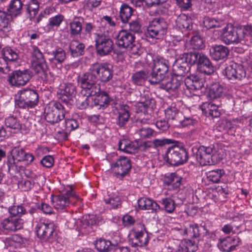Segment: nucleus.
Masks as SVG:
<instances>
[{"label": "nucleus", "instance_id": "nucleus-1", "mask_svg": "<svg viewBox=\"0 0 252 252\" xmlns=\"http://www.w3.org/2000/svg\"><path fill=\"white\" fill-rule=\"evenodd\" d=\"M153 62V69L149 75V82L151 84L161 83L160 88L169 93L175 92L182 87L188 96L194 95L196 91L204 86L203 80L195 76L187 77L184 83L176 77L169 78V62L163 58L158 57Z\"/></svg>", "mask_w": 252, "mask_h": 252}, {"label": "nucleus", "instance_id": "nucleus-2", "mask_svg": "<svg viewBox=\"0 0 252 252\" xmlns=\"http://www.w3.org/2000/svg\"><path fill=\"white\" fill-rule=\"evenodd\" d=\"M225 150L220 143L208 147L201 146L197 149L196 158L201 166H205L221 160L223 158Z\"/></svg>", "mask_w": 252, "mask_h": 252}, {"label": "nucleus", "instance_id": "nucleus-3", "mask_svg": "<svg viewBox=\"0 0 252 252\" xmlns=\"http://www.w3.org/2000/svg\"><path fill=\"white\" fill-rule=\"evenodd\" d=\"M167 24L163 19H153L149 22L145 33L147 39L153 42L163 39L167 33Z\"/></svg>", "mask_w": 252, "mask_h": 252}, {"label": "nucleus", "instance_id": "nucleus-4", "mask_svg": "<svg viewBox=\"0 0 252 252\" xmlns=\"http://www.w3.org/2000/svg\"><path fill=\"white\" fill-rule=\"evenodd\" d=\"M18 98L15 99V106L22 109L33 108L39 101L37 91L29 88L23 89L18 92Z\"/></svg>", "mask_w": 252, "mask_h": 252}, {"label": "nucleus", "instance_id": "nucleus-5", "mask_svg": "<svg viewBox=\"0 0 252 252\" xmlns=\"http://www.w3.org/2000/svg\"><path fill=\"white\" fill-rule=\"evenodd\" d=\"M45 119L52 124L59 123L65 118L66 111L64 106L59 101L50 102L45 108Z\"/></svg>", "mask_w": 252, "mask_h": 252}, {"label": "nucleus", "instance_id": "nucleus-6", "mask_svg": "<svg viewBox=\"0 0 252 252\" xmlns=\"http://www.w3.org/2000/svg\"><path fill=\"white\" fill-rule=\"evenodd\" d=\"M77 193L71 186H68L64 193L58 195H52L51 200L54 208L58 210H61L67 206L72 198H78Z\"/></svg>", "mask_w": 252, "mask_h": 252}, {"label": "nucleus", "instance_id": "nucleus-7", "mask_svg": "<svg viewBox=\"0 0 252 252\" xmlns=\"http://www.w3.org/2000/svg\"><path fill=\"white\" fill-rule=\"evenodd\" d=\"M186 56L189 59L190 64L197 63L200 68H203L201 70L205 73L210 74L214 72L213 66L210 60L202 53L194 52L189 53Z\"/></svg>", "mask_w": 252, "mask_h": 252}, {"label": "nucleus", "instance_id": "nucleus-8", "mask_svg": "<svg viewBox=\"0 0 252 252\" xmlns=\"http://www.w3.org/2000/svg\"><path fill=\"white\" fill-rule=\"evenodd\" d=\"M164 158H167V162L170 164L177 166L186 162L188 156L185 149L172 147L167 150Z\"/></svg>", "mask_w": 252, "mask_h": 252}, {"label": "nucleus", "instance_id": "nucleus-9", "mask_svg": "<svg viewBox=\"0 0 252 252\" xmlns=\"http://www.w3.org/2000/svg\"><path fill=\"white\" fill-rule=\"evenodd\" d=\"M104 28H102L100 32L95 33L97 38L95 39V48L97 53L100 56H105L110 53L112 50L113 43L108 37H106L104 33Z\"/></svg>", "mask_w": 252, "mask_h": 252}, {"label": "nucleus", "instance_id": "nucleus-10", "mask_svg": "<svg viewBox=\"0 0 252 252\" xmlns=\"http://www.w3.org/2000/svg\"><path fill=\"white\" fill-rule=\"evenodd\" d=\"M31 72L28 70H16L9 75L8 81L11 86L19 87L25 85L31 79Z\"/></svg>", "mask_w": 252, "mask_h": 252}, {"label": "nucleus", "instance_id": "nucleus-11", "mask_svg": "<svg viewBox=\"0 0 252 252\" xmlns=\"http://www.w3.org/2000/svg\"><path fill=\"white\" fill-rule=\"evenodd\" d=\"M35 231L38 238L44 240H49L55 231L53 222L47 220H41L36 225Z\"/></svg>", "mask_w": 252, "mask_h": 252}, {"label": "nucleus", "instance_id": "nucleus-12", "mask_svg": "<svg viewBox=\"0 0 252 252\" xmlns=\"http://www.w3.org/2000/svg\"><path fill=\"white\" fill-rule=\"evenodd\" d=\"M131 167L130 160L126 157H120L111 164V168L117 177H124L128 173Z\"/></svg>", "mask_w": 252, "mask_h": 252}, {"label": "nucleus", "instance_id": "nucleus-13", "mask_svg": "<svg viewBox=\"0 0 252 252\" xmlns=\"http://www.w3.org/2000/svg\"><path fill=\"white\" fill-rule=\"evenodd\" d=\"M189 54L184 53L180 55L174 62L173 65V71L174 74V77H176L177 79V77L184 76L189 71V66L188 63L189 59L186 56Z\"/></svg>", "mask_w": 252, "mask_h": 252}, {"label": "nucleus", "instance_id": "nucleus-14", "mask_svg": "<svg viewBox=\"0 0 252 252\" xmlns=\"http://www.w3.org/2000/svg\"><path fill=\"white\" fill-rule=\"evenodd\" d=\"M220 32L221 39L225 44H242L238 27L235 29L232 25H228L220 31Z\"/></svg>", "mask_w": 252, "mask_h": 252}, {"label": "nucleus", "instance_id": "nucleus-15", "mask_svg": "<svg viewBox=\"0 0 252 252\" xmlns=\"http://www.w3.org/2000/svg\"><path fill=\"white\" fill-rule=\"evenodd\" d=\"M223 74L229 80H241L246 76V72L244 66L236 63L226 67Z\"/></svg>", "mask_w": 252, "mask_h": 252}, {"label": "nucleus", "instance_id": "nucleus-16", "mask_svg": "<svg viewBox=\"0 0 252 252\" xmlns=\"http://www.w3.org/2000/svg\"><path fill=\"white\" fill-rule=\"evenodd\" d=\"M78 82L82 88V93L94 92V74L93 71L86 72L79 76Z\"/></svg>", "mask_w": 252, "mask_h": 252}, {"label": "nucleus", "instance_id": "nucleus-17", "mask_svg": "<svg viewBox=\"0 0 252 252\" xmlns=\"http://www.w3.org/2000/svg\"><path fill=\"white\" fill-rule=\"evenodd\" d=\"M0 225L2 228V234L4 233L5 231L7 232L16 231L23 227V220L21 219L9 217L2 220Z\"/></svg>", "mask_w": 252, "mask_h": 252}, {"label": "nucleus", "instance_id": "nucleus-18", "mask_svg": "<svg viewBox=\"0 0 252 252\" xmlns=\"http://www.w3.org/2000/svg\"><path fill=\"white\" fill-rule=\"evenodd\" d=\"M134 236L133 243L137 246L143 247L148 243L149 237L142 224L139 223L134 228Z\"/></svg>", "mask_w": 252, "mask_h": 252}, {"label": "nucleus", "instance_id": "nucleus-19", "mask_svg": "<svg viewBox=\"0 0 252 252\" xmlns=\"http://www.w3.org/2000/svg\"><path fill=\"white\" fill-rule=\"evenodd\" d=\"M76 92V87L73 83H65L59 90L60 98L66 104L69 103Z\"/></svg>", "mask_w": 252, "mask_h": 252}, {"label": "nucleus", "instance_id": "nucleus-20", "mask_svg": "<svg viewBox=\"0 0 252 252\" xmlns=\"http://www.w3.org/2000/svg\"><path fill=\"white\" fill-rule=\"evenodd\" d=\"M221 105L220 100L217 102V103L211 102H204L201 106V109L202 112L207 117H212L214 118H218L220 115V110L219 108Z\"/></svg>", "mask_w": 252, "mask_h": 252}, {"label": "nucleus", "instance_id": "nucleus-21", "mask_svg": "<svg viewBox=\"0 0 252 252\" xmlns=\"http://www.w3.org/2000/svg\"><path fill=\"white\" fill-rule=\"evenodd\" d=\"M134 35L126 30H121L116 36L117 45L124 48H128L132 43H134Z\"/></svg>", "mask_w": 252, "mask_h": 252}, {"label": "nucleus", "instance_id": "nucleus-22", "mask_svg": "<svg viewBox=\"0 0 252 252\" xmlns=\"http://www.w3.org/2000/svg\"><path fill=\"white\" fill-rule=\"evenodd\" d=\"M196 249V246L190 240L177 241L171 246L170 252H193Z\"/></svg>", "mask_w": 252, "mask_h": 252}, {"label": "nucleus", "instance_id": "nucleus-23", "mask_svg": "<svg viewBox=\"0 0 252 252\" xmlns=\"http://www.w3.org/2000/svg\"><path fill=\"white\" fill-rule=\"evenodd\" d=\"M53 57L49 59L51 66L53 68H62L63 63L66 58V54L64 50L62 48H58L55 51H53Z\"/></svg>", "mask_w": 252, "mask_h": 252}, {"label": "nucleus", "instance_id": "nucleus-24", "mask_svg": "<svg viewBox=\"0 0 252 252\" xmlns=\"http://www.w3.org/2000/svg\"><path fill=\"white\" fill-rule=\"evenodd\" d=\"M227 89L218 83L213 84L208 92V97L212 100L220 99L224 96Z\"/></svg>", "mask_w": 252, "mask_h": 252}, {"label": "nucleus", "instance_id": "nucleus-25", "mask_svg": "<svg viewBox=\"0 0 252 252\" xmlns=\"http://www.w3.org/2000/svg\"><path fill=\"white\" fill-rule=\"evenodd\" d=\"M39 0H29L25 5V9L27 17L32 21L38 14L40 4Z\"/></svg>", "mask_w": 252, "mask_h": 252}, {"label": "nucleus", "instance_id": "nucleus-26", "mask_svg": "<svg viewBox=\"0 0 252 252\" xmlns=\"http://www.w3.org/2000/svg\"><path fill=\"white\" fill-rule=\"evenodd\" d=\"M183 178L176 173L166 174L164 177V183L169 189H178L183 183Z\"/></svg>", "mask_w": 252, "mask_h": 252}, {"label": "nucleus", "instance_id": "nucleus-27", "mask_svg": "<svg viewBox=\"0 0 252 252\" xmlns=\"http://www.w3.org/2000/svg\"><path fill=\"white\" fill-rule=\"evenodd\" d=\"M6 164L8 168V172L11 175L20 173L25 169V166L20 162V161L10 156L7 157Z\"/></svg>", "mask_w": 252, "mask_h": 252}, {"label": "nucleus", "instance_id": "nucleus-28", "mask_svg": "<svg viewBox=\"0 0 252 252\" xmlns=\"http://www.w3.org/2000/svg\"><path fill=\"white\" fill-rule=\"evenodd\" d=\"M137 203L139 209L141 210H149L152 212L160 209L159 205L156 201L148 197H141L138 200Z\"/></svg>", "mask_w": 252, "mask_h": 252}, {"label": "nucleus", "instance_id": "nucleus-29", "mask_svg": "<svg viewBox=\"0 0 252 252\" xmlns=\"http://www.w3.org/2000/svg\"><path fill=\"white\" fill-rule=\"evenodd\" d=\"M228 53L227 48L223 45H214L210 49V55L212 58L216 61L225 58Z\"/></svg>", "mask_w": 252, "mask_h": 252}, {"label": "nucleus", "instance_id": "nucleus-30", "mask_svg": "<svg viewBox=\"0 0 252 252\" xmlns=\"http://www.w3.org/2000/svg\"><path fill=\"white\" fill-rule=\"evenodd\" d=\"M95 67L98 76L102 81L107 82L112 78V72L108 64L101 63Z\"/></svg>", "mask_w": 252, "mask_h": 252}, {"label": "nucleus", "instance_id": "nucleus-31", "mask_svg": "<svg viewBox=\"0 0 252 252\" xmlns=\"http://www.w3.org/2000/svg\"><path fill=\"white\" fill-rule=\"evenodd\" d=\"M118 119L117 125L122 127L126 125L129 118V107L125 104H120L117 107Z\"/></svg>", "mask_w": 252, "mask_h": 252}, {"label": "nucleus", "instance_id": "nucleus-32", "mask_svg": "<svg viewBox=\"0 0 252 252\" xmlns=\"http://www.w3.org/2000/svg\"><path fill=\"white\" fill-rule=\"evenodd\" d=\"M176 25L182 32L190 30L192 28V19L185 14L180 15L176 19Z\"/></svg>", "mask_w": 252, "mask_h": 252}, {"label": "nucleus", "instance_id": "nucleus-33", "mask_svg": "<svg viewBox=\"0 0 252 252\" xmlns=\"http://www.w3.org/2000/svg\"><path fill=\"white\" fill-rule=\"evenodd\" d=\"M24 4L21 0H11L7 7V11L11 17L21 15Z\"/></svg>", "mask_w": 252, "mask_h": 252}, {"label": "nucleus", "instance_id": "nucleus-34", "mask_svg": "<svg viewBox=\"0 0 252 252\" xmlns=\"http://www.w3.org/2000/svg\"><path fill=\"white\" fill-rule=\"evenodd\" d=\"M77 223L79 226L80 231H83L84 233H88L93 229L94 219L93 215H86L83 217L82 220L78 221Z\"/></svg>", "mask_w": 252, "mask_h": 252}, {"label": "nucleus", "instance_id": "nucleus-35", "mask_svg": "<svg viewBox=\"0 0 252 252\" xmlns=\"http://www.w3.org/2000/svg\"><path fill=\"white\" fill-rule=\"evenodd\" d=\"M64 19V16L60 13L49 18L48 23L46 26L47 32L57 30L60 27Z\"/></svg>", "mask_w": 252, "mask_h": 252}, {"label": "nucleus", "instance_id": "nucleus-36", "mask_svg": "<svg viewBox=\"0 0 252 252\" xmlns=\"http://www.w3.org/2000/svg\"><path fill=\"white\" fill-rule=\"evenodd\" d=\"M164 112L166 118L173 123V125L175 123H177L180 117H183L182 113L179 111L174 104H172L167 108Z\"/></svg>", "mask_w": 252, "mask_h": 252}, {"label": "nucleus", "instance_id": "nucleus-37", "mask_svg": "<svg viewBox=\"0 0 252 252\" xmlns=\"http://www.w3.org/2000/svg\"><path fill=\"white\" fill-rule=\"evenodd\" d=\"M238 33L242 41V44L250 41L252 38V25H246L238 27Z\"/></svg>", "mask_w": 252, "mask_h": 252}, {"label": "nucleus", "instance_id": "nucleus-38", "mask_svg": "<svg viewBox=\"0 0 252 252\" xmlns=\"http://www.w3.org/2000/svg\"><path fill=\"white\" fill-rule=\"evenodd\" d=\"M33 66V70L36 74H39L42 78H47L48 66L45 60L34 61Z\"/></svg>", "mask_w": 252, "mask_h": 252}, {"label": "nucleus", "instance_id": "nucleus-39", "mask_svg": "<svg viewBox=\"0 0 252 252\" xmlns=\"http://www.w3.org/2000/svg\"><path fill=\"white\" fill-rule=\"evenodd\" d=\"M109 193V191H108V196L104 197L105 202L109 205L108 207L111 209L118 208L121 205V198L118 193L116 192Z\"/></svg>", "mask_w": 252, "mask_h": 252}, {"label": "nucleus", "instance_id": "nucleus-40", "mask_svg": "<svg viewBox=\"0 0 252 252\" xmlns=\"http://www.w3.org/2000/svg\"><path fill=\"white\" fill-rule=\"evenodd\" d=\"M236 246L235 239L232 237H226L221 240L218 244L219 249L222 251L226 252L234 250Z\"/></svg>", "mask_w": 252, "mask_h": 252}, {"label": "nucleus", "instance_id": "nucleus-41", "mask_svg": "<svg viewBox=\"0 0 252 252\" xmlns=\"http://www.w3.org/2000/svg\"><path fill=\"white\" fill-rule=\"evenodd\" d=\"M135 144L126 139L120 140L118 143V149L126 153L131 154L134 153L136 150Z\"/></svg>", "mask_w": 252, "mask_h": 252}, {"label": "nucleus", "instance_id": "nucleus-42", "mask_svg": "<svg viewBox=\"0 0 252 252\" xmlns=\"http://www.w3.org/2000/svg\"><path fill=\"white\" fill-rule=\"evenodd\" d=\"M110 101L108 94L104 92L99 94L95 92V107L99 106L98 109H104L106 108Z\"/></svg>", "mask_w": 252, "mask_h": 252}, {"label": "nucleus", "instance_id": "nucleus-43", "mask_svg": "<svg viewBox=\"0 0 252 252\" xmlns=\"http://www.w3.org/2000/svg\"><path fill=\"white\" fill-rule=\"evenodd\" d=\"M84 20L82 18H76L69 24L70 34L72 36L80 35L82 30V23Z\"/></svg>", "mask_w": 252, "mask_h": 252}, {"label": "nucleus", "instance_id": "nucleus-44", "mask_svg": "<svg viewBox=\"0 0 252 252\" xmlns=\"http://www.w3.org/2000/svg\"><path fill=\"white\" fill-rule=\"evenodd\" d=\"M184 235L190 238H196L199 235V230L198 224L194 223H188L184 226Z\"/></svg>", "mask_w": 252, "mask_h": 252}, {"label": "nucleus", "instance_id": "nucleus-45", "mask_svg": "<svg viewBox=\"0 0 252 252\" xmlns=\"http://www.w3.org/2000/svg\"><path fill=\"white\" fill-rule=\"evenodd\" d=\"M9 14L2 10H0V31L8 32L10 30Z\"/></svg>", "mask_w": 252, "mask_h": 252}, {"label": "nucleus", "instance_id": "nucleus-46", "mask_svg": "<svg viewBox=\"0 0 252 252\" xmlns=\"http://www.w3.org/2000/svg\"><path fill=\"white\" fill-rule=\"evenodd\" d=\"M224 175V170L218 169L208 171L207 173V178L209 181L213 183H219Z\"/></svg>", "mask_w": 252, "mask_h": 252}, {"label": "nucleus", "instance_id": "nucleus-47", "mask_svg": "<svg viewBox=\"0 0 252 252\" xmlns=\"http://www.w3.org/2000/svg\"><path fill=\"white\" fill-rule=\"evenodd\" d=\"M84 48V44L77 41H72L69 45V50L73 57H77L83 55Z\"/></svg>", "mask_w": 252, "mask_h": 252}, {"label": "nucleus", "instance_id": "nucleus-48", "mask_svg": "<svg viewBox=\"0 0 252 252\" xmlns=\"http://www.w3.org/2000/svg\"><path fill=\"white\" fill-rule=\"evenodd\" d=\"M1 53L9 63L16 61L19 57V52L16 49L9 47L4 48Z\"/></svg>", "mask_w": 252, "mask_h": 252}, {"label": "nucleus", "instance_id": "nucleus-49", "mask_svg": "<svg viewBox=\"0 0 252 252\" xmlns=\"http://www.w3.org/2000/svg\"><path fill=\"white\" fill-rule=\"evenodd\" d=\"M133 13L132 9L127 4L121 6L120 11V17L123 23L128 22Z\"/></svg>", "mask_w": 252, "mask_h": 252}, {"label": "nucleus", "instance_id": "nucleus-50", "mask_svg": "<svg viewBox=\"0 0 252 252\" xmlns=\"http://www.w3.org/2000/svg\"><path fill=\"white\" fill-rule=\"evenodd\" d=\"M148 77L149 78V76L146 71L141 70L133 74L132 80L135 84L142 85Z\"/></svg>", "mask_w": 252, "mask_h": 252}, {"label": "nucleus", "instance_id": "nucleus-51", "mask_svg": "<svg viewBox=\"0 0 252 252\" xmlns=\"http://www.w3.org/2000/svg\"><path fill=\"white\" fill-rule=\"evenodd\" d=\"M95 248L100 252H108L112 249V244L110 241L100 239L95 241Z\"/></svg>", "mask_w": 252, "mask_h": 252}, {"label": "nucleus", "instance_id": "nucleus-52", "mask_svg": "<svg viewBox=\"0 0 252 252\" xmlns=\"http://www.w3.org/2000/svg\"><path fill=\"white\" fill-rule=\"evenodd\" d=\"M5 126L11 129H19L21 128L19 121L16 117L10 115L5 119Z\"/></svg>", "mask_w": 252, "mask_h": 252}, {"label": "nucleus", "instance_id": "nucleus-53", "mask_svg": "<svg viewBox=\"0 0 252 252\" xmlns=\"http://www.w3.org/2000/svg\"><path fill=\"white\" fill-rule=\"evenodd\" d=\"M8 211L10 214L13 217H20L27 213L26 209L21 205L11 206Z\"/></svg>", "mask_w": 252, "mask_h": 252}, {"label": "nucleus", "instance_id": "nucleus-54", "mask_svg": "<svg viewBox=\"0 0 252 252\" xmlns=\"http://www.w3.org/2000/svg\"><path fill=\"white\" fill-rule=\"evenodd\" d=\"M127 48L128 49L129 53L133 58H136L146 53L144 52V49L141 48L138 44H136L135 41Z\"/></svg>", "mask_w": 252, "mask_h": 252}, {"label": "nucleus", "instance_id": "nucleus-55", "mask_svg": "<svg viewBox=\"0 0 252 252\" xmlns=\"http://www.w3.org/2000/svg\"><path fill=\"white\" fill-rule=\"evenodd\" d=\"M222 24V22L218 21L213 18L206 17L204 18L203 25L207 29L220 27Z\"/></svg>", "mask_w": 252, "mask_h": 252}, {"label": "nucleus", "instance_id": "nucleus-56", "mask_svg": "<svg viewBox=\"0 0 252 252\" xmlns=\"http://www.w3.org/2000/svg\"><path fill=\"white\" fill-rule=\"evenodd\" d=\"M34 182L31 180L23 179L18 184L19 189L23 191L30 190L34 186Z\"/></svg>", "mask_w": 252, "mask_h": 252}, {"label": "nucleus", "instance_id": "nucleus-57", "mask_svg": "<svg viewBox=\"0 0 252 252\" xmlns=\"http://www.w3.org/2000/svg\"><path fill=\"white\" fill-rule=\"evenodd\" d=\"M190 42L194 49H201L204 47L203 39L199 35L193 36Z\"/></svg>", "mask_w": 252, "mask_h": 252}, {"label": "nucleus", "instance_id": "nucleus-58", "mask_svg": "<svg viewBox=\"0 0 252 252\" xmlns=\"http://www.w3.org/2000/svg\"><path fill=\"white\" fill-rule=\"evenodd\" d=\"M196 122L195 120L190 118H184L183 116L179 119L177 123H175L174 125L177 126L185 127L194 125Z\"/></svg>", "mask_w": 252, "mask_h": 252}, {"label": "nucleus", "instance_id": "nucleus-59", "mask_svg": "<svg viewBox=\"0 0 252 252\" xmlns=\"http://www.w3.org/2000/svg\"><path fill=\"white\" fill-rule=\"evenodd\" d=\"M162 203L164 206L165 211L169 213H172L175 208V202L174 200L170 198H164L162 199Z\"/></svg>", "mask_w": 252, "mask_h": 252}, {"label": "nucleus", "instance_id": "nucleus-60", "mask_svg": "<svg viewBox=\"0 0 252 252\" xmlns=\"http://www.w3.org/2000/svg\"><path fill=\"white\" fill-rule=\"evenodd\" d=\"M9 63L2 54H0V72L4 74L9 72L10 70Z\"/></svg>", "mask_w": 252, "mask_h": 252}, {"label": "nucleus", "instance_id": "nucleus-61", "mask_svg": "<svg viewBox=\"0 0 252 252\" xmlns=\"http://www.w3.org/2000/svg\"><path fill=\"white\" fill-rule=\"evenodd\" d=\"M32 48V54L34 61L45 60L43 53L37 46L33 45Z\"/></svg>", "mask_w": 252, "mask_h": 252}, {"label": "nucleus", "instance_id": "nucleus-62", "mask_svg": "<svg viewBox=\"0 0 252 252\" xmlns=\"http://www.w3.org/2000/svg\"><path fill=\"white\" fill-rule=\"evenodd\" d=\"M65 128L68 131L74 130L79 126L78 122L74 119H67L65 120Z\"/></svg>", "mask_w": 252, "mask_h": 252}, {"label": "nucleus", "instance_id": "nucleus-63", "mask_svg": "<svg viewBox=\"0 0 252 252\" xmlns=\"http://www.w3.org/2000/svg\"><path fill=\"white\" fill-rule=\"evenodd\" d=\"M34 159L35 157L32 154L25 151L20 159V162H24L25 165H29L32 164Z\"/></svg>", "mask_w": 252, "mask_h": 252}, {"label": "nucleus", "instance_id": "nucleus-64", "mask_svg": "<svg viewBox=\"0 0 252 252\" xmlns=\"http://www.w3.org/2000/svg\"><path fill=\"white\" fill-rule=\"evenodd\" d=\"M154 130L152 128L145 126L140 129L139 134L142 138H150L153 135Z\"/></svg>", "mask_w": 252, "mask_h": 252}]
</instances>
